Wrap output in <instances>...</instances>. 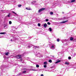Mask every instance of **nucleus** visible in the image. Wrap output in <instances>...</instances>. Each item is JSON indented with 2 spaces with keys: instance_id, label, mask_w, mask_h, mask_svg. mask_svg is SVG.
<instances>
[{
  "instance_id": "36",
  "label": "nucleus",
  "mask_w": 76,
  "mask_h": 76,
  "mask_svg": "<svg viewBox=\"0 0 76 76\" xmlns=\"http://www.w3.org/2000/svg\"><path fill=\"white\" fill-rule=\"evenodd\" d=\"M11 41H13V40H12V39H11Z\"/></svg>"
},
{
  "instance_id": "4",
  "label": "nucleus",
  "mask_w": 76,
  "mask_h": 76,
  "mask_svg": "<svg viewBox=\"0 0 76 76\" xmlns=\"http://www.w3.org/2000/svg\"><path fill=\"white\" fill-rule=\"evenodd\" d=\"M43 26L45 28H46V27H47V24H46V23H45L44 25Z\"/></svg>"
},
{
  "instance_id": "37",
  "label": "nucleus",
  "mask_w": 76,
  "mask_h": 76,
  "mask_svg": "<svg viewBox=\"0 0 76 76\" xmlns=\"http://www.w3.org/2000/svg\"><path fill=\"white\" fill-rule=\"evenodd\" d=\"M24 70H26V69H24Z\"/></svg>"
},
{
  "instance_id": "10",
  "label": "nucleus",
  "mask_w": 76,
  "mask_h": 76,
  "mask_svg": "<svg viewBox=\"0 0 76 76\" xmlns=\"http://www.w3.org/2000/svg\"><path fill=\"white\" fill-rule=\"evenodd\" d=\"M73 37H71L70 38V41H73Z\"/></svg>"
},
{
  "instance_id": "7",
  "label": "nucleus",
  "mask_w": 76,
  "mask_h": 76,
  "mask_svg": "<svg viewBox=\"0 0 76 76\" xmlns=\"http://www.w3.org/2000/svg\"><path fill=\"white\" fill-rule=\"evenodd\" d=\"M9 54V52H7L5 53V55L6 56H8V55Z\"/></svg>"
},
{
  "instance_id": "40",
  "label": "nucleus",
  "mask_w": 76,
  "mask_h": 76,
  "mask_svg": "<svg viewBox=\"0 0 76 76\" xmlns=\"http://www.w3.org/2000/svg\"><path fill=\"white\" fill-rule=\"evenodd\" d=\"M21 61H22V60H21Z\"/></svg>"
},
{
  "instance_id": "22",
  "label": "nucleus",
  "mask_w": 76,
  "mask_h": 76,
  "mask_svg": "<svg viewBox=\"0 0 76 76\" xmlns=\"http://www.w3.org/2000/svg\"><path fill=\"white\" fill-rule=\"evenodd\" d=\"M65 19H66V18L64 17L61 20H65Z\"/></svg>"
},
{
  "instance_id": "35",
  "label": "nucleus",
  "mask_w": 76,
  "mask_h": 76,
  "mask_svg": "<svg viewBox=\"0 0 76 76\" xmlns=\"http://www.w3.org/2000/svg\"><path fill=\"white\" fill-rule=\"evenodd\" d=\"M1 12H3V11H4V10H1Z\"/></svg>"
},
{
  "instance_id": "24",
  "label": "nucleus",
  "mask_w": 76,
  "mask_h": 76,
  "mask_svg": "<svg viewBox=\"0 0 76 76\" xmlns=\"http://www.w3.org/2000/svg\"><path fill=\"white\" fill-rule=\"evenodd\" d=\"M26 9H27V10H31V9H28V8H26Z\"/></svg>"
},
{
  "instance_id": "16",
  "label": "nucleus",
  "mask_w": 76,
  "mask_h": 76,
  "mask_svg": "<svg viewBox=\"0 0 76 76\" xmlns=\"http://www.w3.org/2000/svg\"><path fill=\"white\" fill-rule=\"evenodd\" d=\"M9 23L10 25H11V24H12V21H9Z\"/></svg>"
},
{
  "instance_id": "5",
  "label": "nucleus",
  "mask_w": 76,
  "mask_h": 76,
  "mask_svg": "<svg viewBox=\"0 0 76 76\" xmlns=\"http://www.w3.org/2000/svg\"><path fill=\"white\" fill-rule=\"evenodd\" d=\"M51 48L52 50H54V46L52 45L51 47Z\"/></svg>"
},
{
  "instance_id": "30",
  "label": "nucleus",
  "mask_w": 76,
  "mask_h": 76,
  "mask_svg": "<svg viewBox=\"0 0 76 76\" xmlns=\"http://www.w3.org/2000/svg\"><path fill=\"white\" fill-rule=\"evenodd\" d=\"M6 26H7L6 25H4V28H5Z\"/></svg>"
},
{
  "instance_id": "8",
  "label": "nucleus",
  "mask_w": 76,
  "mask_h": 76,
  "mask_svg": "<svg viewBox=\"0 0 76 76\" xmlns=\"http://www.w3.org/2000/svg\"><path fill=\"white\" fill-rule=\"evenodd\" d=\"M0 34H6V33L5 32L0 33Z\"/></svg>"
},
{
  "instance_id": "33",
  "label": "nucleus",
  "mask_w": 76,
  "mask_h": 76,
  "mask_svg": "<svg viewBox=\"0 0 76 76\" xmlns=\"http://www.w3.org/2000/svg\"><path fill=\"white\" fill-rule=\"evenodd\" d=\"M41 76H44V75H43V74H41Z\"/></svg>"
},
{
  "instance_id": "11",
  "label": "nucleus",
  "mask_w": 76,
  "mask_h": 76,
  "mask_svg": "<svg viewBox=\"0 0 76 76\" xmlns=\"http://www.w3.org/2000/svg\"><path fill=\"white\" fill-rule=\"evenodd\" d=\"M65 64H67V65H69V63H68L67 62H66L65 63Z\"/></svg>"
},
{
  "instance_id": "19",
  "label": "nucleus",
  "mask_w": 76,
  "mask_h": 76,
  "mask_svg": "<svg viewBox=\"0 0 76 76\" xmlns=\"http://www.w3.org/2000/svg\"><path fill=\"white\" fill-rule=\"evenodd\" d=\"M22 6V5H18V7H21Z\"/></svg>"
},
{
  "instance_id": "38",
  "label": "nucleus",
  "mask_w": 76,
  "mask_h": 76,
  "mask_svg": "<svg viewBox=\"0 0 76 76\" xmlns=\"http://www.w3.org/2000/svg\"><path fill=\"white\" fill-rule=\"evenodd\" d=\"M8 15H10V13H9V14H8Z\"/></svg>"
},
{
  "instance_id": "9",
  "label": "nucleus",
  "mask_w": 76,
  "mask_h": 76,
  "mask_svg": "<svg viewBox=\"0 0 76 76\" xmlns=\"http://www.w3.org/2000/svg\"><path fill=\"white\" fill-rule=\"evenodd\" d=\"M75 2V0H71V3Z\"/></svg>"
},
{
  "instance_id": "28",
  "label": "nucleus",
  "mask_w": 76,
  "mask_h": 76,
  "mask_svg": "<svg viewBox=\"0 0 76 76\" xmlns=\"http://www.w3.org/2000/svg\"><path fill=\"white\" fill-rule=\"evenodd\" d=\"M39 65H36V67H37V68L39 67Z\"/></svg>"
},
{
  "instance_id": "23",
  "label": "nucleus",
  "mask_w": 76,
  "mask_h": 76,
  "mask_svg": "<svg viewBox=\"0 0 76 76\" xmlns=\"http://www.w3.org/2000/svg\"><path fill=\"white\" fill-rule=\"evenodd\" d=\"M57 41H58V42H59L60 41V39H57Z\"/></svg>"
},
{
  "instance_id": "3",
  "label": "nucleus",
  "mask_w": 76,
  "mask_h": 76,
  "mask_svg": "<svg viewBox=\"0 0 76 76\" xmlns=\"http://www.w3.org/2000/svg\"><path fill=\"white\" fill-rule=\"evenodd\" d=\"M16 57L17 58H21V56H16Z\"/></svg>"
},
{
  "instance_id": "18",
  "label": "nucleus",
  "mask_w": 76,
  "mask_h": 76,
  "mask_svg": "<svg viewBox=\"0 0 76 76\" xmlns=\"http://www.w3.org/2000/svg\"><path fill=\"white\" fill-rule=\"evenodd\" d=\"M47 24L48 25H51V23H50L48 22L47 23Z\"/></svg>"
},
{
  "instance_id": "17",
  "label": "nucleus",
  "mask_w": 76,
  "mask_h": 76,
  "mask_svg": "<svg viewBox=\"0 0 76 76\" xmlns=\"http://www.w3.org/2000/svg\"><path fill=\"white\" fill-rule=\"evenodd\" d=\"M49 63H52V60H49Z\"/></svg>"
},
{
  "instance_id": "21",
  "label": "nucleus",
  "mask_w": 76,
  "mask_h": 76,
  "mask_svg": "<svg viewBox=\"0 0 76 76\" xmlns=\"http://www.w3.org/2000/svg\"><path fill=\"white\" fill-rule=\"evenodd\" d=\"M50 15H53V12H50Z\"/></svg>"
},
{
  "instance_id": "12",
  "label": "nucleus",
  "mask_w": 76,
  "mask_h": 76,
  "mask_svg": "<svg viewBox=\"0 0 76 76\" xmlns=\"http://www.w3.org/2000/svg\"><path fill=\"white\" fill-rule=\"evenodd\" d=\"M34 48H39V47L38 46H34Z\"/></svg>"
},
{
  "instance_id": "34",
  "label": "nucleus",
  "mask_w": 76,
  "mask_h": 76,
  "mask_svg": "<svg viewBox=\"0 0 76 76\" xmlns=\"http://www.w3.org/2000/svg\"><path fill=\"white\" fill-rule=\"evenodd\" d=\"M28 48H31V47H30V46H28Z\"/></svg>"
},
{
  "instance_id": "1",
  "label": "nucleus",
  "mask_w": 76,
  "mask_h": 76,
  "mask_svg": "<svg viewBox=\"0 0 76 76\" xmlns=\"http://www.w3.org/2000/svg\"><path fill=\"white\" fill-rule=\"evenodd\" d=\"M45 8H41L39 10L38 12L39 13H40V12H42V11H43V10H45Z\"/></svg>"
},
{
  "instance_id": "6",
  "label": "nucleus",
  "mask_w": 76,
  "mask_h": 76,
  "mask_svg": "<svg viewBox=\"0 0 76 76\" xmlns=\"http://www.w3.org/2000/svg\"><path fill=\"white\" fill-rule=\"evenodd\" d=\"M60 61H60V60H58V61H57V62H55V63H56V64H57V63H58L60 62Z\"/></svg>"
},
{
  "instance_id": "13",
  "label": "nucleus",
  "mask_w": 76,
  "mask_h": 76,
  "mask_svg": "<svg viewBox=\"0 0 76 76\" xmlns=\"http://www.w3.org/2000/svg\"><path fill=\"white\" fill-rule=\"evenodd\" d=\"M49 29L50 32H51V31H52V29H51V28L50 27L49 28Z\"/></svg>"
},
{
  "instance_id": "15",
  "label": "nucleus",
  "mask_w": 76,
  "mask_h": 76,
  "mask_svg": "<svg viewBox=\"0 0 76 76\" xmlns=\"http://www.w3.org/2000/svg\"><path fill=\"white\" fill-rule=\"evenodd\" d=\"M26 72V71L24 70L23 72V73H25Z\"/></svg>"
},
{
  "instance_id": "20",
  "label": "nucleus",
  "mask_w": 76,
  "mask_h": 76,
  "mask_svg": "<svg viewBox=\"0 0 76 76\" xmlns=\"http://www.w3.org/2000/svg\"><path fill=\"white\" fill-rule=\"evenodd\" d=\"M38 26H41V24H40V23H39L38 24Z\"/></svg>"
},
{
  "instance_id": "2",
  "label": "nucleus",
  "mask_w": 76,
  "mask_h": 76,
  "mask_svg": "<svg viewBox=\"0 0 76 76\" xmlns=\"http://www.w3.org/2000/svg\"><path fill=\"white\" fill-rule=\"evenodd\" d=\"M68 22V20H66V21H62V22H61L60 23H66Z\"/></svg>"
},
{
  "instance_id": "29",
  "label": "nucleus",
  "mask_w": 76,
  "mask_h": 76,
  "mask_svg": "<svg viewBox=\"0 0 76 76\" xmlns=\"http://www.w3.org/2000/svg\"><path fill=\"white\" fill-rule=\"evenodd\" d=\"M46 22H48V19H46Z\"/></svg>"
},
{
  "instance_id": "27",
  "label": "nucleus",
  "mask_w": 76,
  "mask_h": 76,
  "mask_svg": "<svg viewBox=\"0 0 76 76\" xmlns=\"http://www.w3.org/2000/svg\"><path fill=\"white\" fill-rule=\"evenodd\" d=\"M12 12V13H14V14H15V15H17V14H16V13H15V12Z\"/></svg>"
},
{
  "instance_id": "26",
  "label": "nucleus",
  "mask_w": 76,
  "mask_h": 76,
  "mask_svg": "<svg viewBox=\"0 0 76 76\" xmlns=\"http://www.w3.org/2000/svg\"><path fill=\"white\" fill-rule=\"evenodd\" d=\"M44 67L45 68H46V67H47V66L46 65H44Z\"/></svg>"
},
{
  "instance_id": "25",
  "label": "nucleus",
  "mask_w": 76,
  "mask_h": 76,
  "mask_svg": "<svg viewBox=\"0 0 76 76\" xmlns=\"http://www.w3.org/2000/svg\"><path fill=\"white\" fill-rule=\"evenodd\" d=\"M68 59H69V60H70L71 59V57H68Z\"/></svg>"
},
{
  "instance_id": "31",
  "label": "nucleus",
  "mask_w": 76,
  "mask_h": 76,
  "mask_svg": "<svg viewBox=\"0 0 76 76\" xmlns=\"http://www.w3.org/2000/svg\"><path fill=\"white\" fill-rule=\"evenodd\" d=\"M7 16L8 17H10V15H8L7 16Z\"/></svg>"
},
{
  "instance_id": "39",
  "label": "nucleus",
  "mask_w": 76,
  "mask_h": 76,
  "mask_svg": "<svg viewBox=\"0 0 76 76\" xmlns=\"http://www.w3.org/2000/svg\"><path fill=\"white\" fill-rule=\"evenodd\" d=\"M34 2H36V1H34Z\"/></svg>"
},
{
  "instance_id": "14",
  "label": "nucleus",
  "mask_w": 76,
  "mask_h": 76,
  "mask_svg": "<svg viewBox=\"0 0 76 76\" xmlns=\"http://www.w3.org/2000/svg\"><path fill=\"white\" fill-rule=\"evenodd\" d=\"M44 64H47V62H45L44 63Z\"/></svg>"
},
{
  "instance_id": "32",
  "label": "nucleus",
  "mask_w": 76,
  "mask_h": 76,
  "mask_svg": "<svg viewBox=\"0 0 76 76\" xmlns=\"http://www.w3.org/2000/svg\"><path fill=\"white\" fill-rule=\"evenodd\" d=\"M12 27V28H15V27H13V26H12L11 27Z\"/></svg>"
}]
</instances>
